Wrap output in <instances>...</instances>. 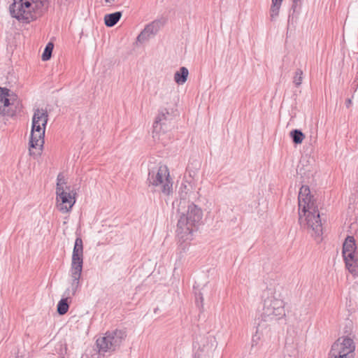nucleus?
Here are the masks:
<instances>
[{
	"instance_id": "nucleus-16",
	"label": "nucleus",
	"mask_w": 358,
	"mask_h": 358,
	"mask_svg": "<svg viewBox=\"0 0 358 358\" xmlns=\"http://www.w3.org/2000/svg\"><path fill=\"white\" fill-rule=\"evenodd\" d=\"M188 75V69L185 66H182L180 68L179 71L175 73L174 80L176 83L179 85H182L187 81Z\"/></svg>"
},
{
	"instance_id": "nucleus-26",
	"label": "nucleus",
	"mask_w": 358,
	"mask_h": 358,
	"mask_svg": "<svg viewBox=\"0 0 358 358\" xmlns=\"http://www.w3.org/2000/svg\"><path fill=\"white\" fill-rule=\"evenodd\" d=\"M301 0H292V10H293V14L296 12H298V8L300 7Z\"/></svg>"
},
{
	"instance_id": "nucleus-4",
	"label": "nucleus",
	"mask_w": 358,
	"mask_h": 358,
	"mask_svg": "<svg viewBox=\"0 0 358 358\" xmlns=\"http://www.w3.org/2000/svg\"><path fill=\"white\" fill-rule=\"evenodd\" d=\"M147 183L152 192L160 191L166 195L172 191V181L166 166L153 165L148 169Z\"/></svg>"
},
{
	"instance_id": "nucleus-28",
	"label": "nucleus",
	"mask_w": 358,
	"mask_h": 358,
	"mask_svg": "<svg viewBox=\"0 0 358 358\" xmlns=\"http://www.w3.org/2000/svg\"><path fill=\"white\" fill-rule=\"evenodd\" d=\"M351 104H352V101H351V99H346V101H345V105H346V107H347V108H349V107L351 106Z\"/></svg>"
},
{
	"instance_id": "nucleus-27",
	"label": "nucleus",
	"mask_w": 358,
	"mask_h": 358,
	"mask_svg": "<svg viewBox=\"0 0 358 358\" xmlns=\"http://www.w3.org/2000/svg\"><path fill=\"white\" fill-rule=\"evenodd\" d=\"M187 171H188L189 175V176L191 178H194V176L196 175V171H190L189 167L187 169Z\"/></svg>"
},
{
	"instance_id": "nucleus-30",
	"label": "nucleus",
	"mask_w": 358,
	"mask_h": 358,
	"mask_svg": "<svg viewBox=\"0 0 358 358\" xmlns=\"http://www.w3.org/2000/svg\"><path fill=\"white\" fill-rule=\"evenodd\" d=\"M194 358H200V355L196 353L194 356Z\"/></svg>"
},
{
	"instance_id": "nucleus-29",
	"label": "nucleus",
	"mask_w": 358,
	"mask_h": 358,
	"mask_svg": "<svg viewBox=\"0 0 358 358\" xmlns=\"http://www.w3.org/2000/svg\"><path fill=\"white\" fill-rule=\"evenodd\" d=\"M114 0H105L106 3H111Z\"/></svg>"
},
{
	"instance_id": "nucleus-6",
	"label": "nucleus",
	"mask_w": 358,
	"mask_h": 358,
	"mask_svg": "<svg viewBox=\"0 0 358 358\" xmlns=\"http://www.w3.org/2000/svg\"><path fill=\"white\" fill-rule=\"evenodd\" d=\"M48 120V115L46 110L39 108L34 110L29 140V153L31 155H32L31 148H39V150H42Z\"/></svg>"
},
{
	"instance_id": "nucleus-14",
	"label": "nucleus",
	"mask_w": 358,
	"mask_h": 358,
	"mask_svg": "<svg viewBox=\"0 0 358 358\" xmlns=\"http://www.w3.org/2000/svg\"><path fill=\"white\" fill-rule=\"evenodd\" d=\"M170 114L166 108L162 109L158 114L156 120L154 122L153 127L155 130H157V128L159 127V130L162 129L163 126L166 124V121L169 120V117Z\"/></svg>"
},
{
	"instance_id": "nucleus-2",
	"label": "nucleus",
	"mask_w": 358,
	"mask_h": 358,
	"mask_svg": "<svg viewBox=\"0 0 358 358\" xmlns=\"http://www.w3.org/2000/svg\"><path fill=\"white\" fill-rule=\"evenodd\" d=\"M48 0H13L9 6L13 17L23 23L36 20L46 10Z\"/></svg>"
},
{
	"instance_id": "nucleus-3",
	"label": "nucleus",
	"mask_w": 358,
	"mask_h": 358,
	"mask_svg": "<svg viewBox=\"0 0 358 358\" xmlns=\"http://www.w3.org/2000/svg\"><path fill=\"white\" fill-rule=\"evenodd\" d=\"M202 217V210L193 203L188 205L186 213H182L180 215L177 224L176 233L179 238L184 240V243H181L179 246L181 252H185L187 246L185 241L191 239L192 234L201 224Z\"/></svg>"
},
{
	"instance_id": "nucleus-8",
	"label": "nucleus",
	"mask_w": 358,
	"mask_h": 358,
	"mask_svg": "<svg viewBox=\"0 0 358 358\" xmlns=\"http://www.w3.org/2000/svg\"><path fill=\"white\" fill-rule=\"evenodd\" d=\"M127 338V331L124 329H115L108 331L104 336L96 340V343L99 349V355H105V353L110 354L118 350L123 341Z\"/></svg>"
},
{
	"instance_id": "nucleus-5",
	"label": "nucleus",
	"mask_w": 358,
	"mask_h": 358,
	"mask_svg": "<svg viewBox=\"0 0 358 358\" xmlns=\"http://www.w3.org/2000/svg\"><path fill=\"white\" fill-rule=\"evenodd\" d=\"M264 299L262 318L265 322L279 320L285 315L284 301L275 296L273 289H267L263 293Z\"/></svg>"
},
{
	"instance_id": "nucleus-18",
	"label": "nucleus",
	"mask_w": 358,
	"mask_h": 358,
	"mask_svg": "<svg viewBox=\"0 0 358 358\" xmlns=\"http://www.w3.org/2000/svg\"><path fill=\"white\" fill-rule=\"evenodd\" d=\"M162 26V23L159 20H155L151 23L147 24L145 28V32L148 33L150 36L155 35L159 30Z\"/></svg>"
},
{
	"instance_id": "nucleus-23",
	"label": "nucleus",
	"mask_w": 358,
	"mask_h": 358,
	"mask_svg": "<svg viewBox=\"0 0 358 358\" xmlns=\"http://www.w3.org/2000/svg\"><path fill=\"white\" fill-rule=\"evenodd\" d=\"M303 80V71L301 69H298L296 72L295 75L293 78V83H294L296 87H299L302 83Z\"/></svg>"
},
{
	"instance_id": "nucleus-12",
	"label": "nucleus",
	"mask_w": 358,
	"mask_h": 358,
	"mask_svg": "<svg viewBox=\"0 0 358 358\" xmlns=\"http://www.w3.org/2000/svg\"><path fill=\"white\" fill-rule=\"evenodd\" d=\"M10 90L0 87V113L13 116L15 113L13 107L16 108L18 101L14 97H10Z\"/></svg>"
},
{
	"instance_id": "nucleus-20",
	"label": "nucleus",
	"mask_w": 358,
	"mask_h": 358,
	"mask_svg": "<svg viewBox=\"0 0 358 358\" xmlns=\"http://www.w3.org/2000/svg\"><path fill=\"white\" fill-rule=\"evenodd\" d=\"M282 1L272 0V4L270 9V15L271 20H273L279 14V10Z\"/></svg>"
},
{
	"instance_id": "nucleus-7",
	"label": "nucleus",
	"mask_w": 358,
	"mask_h": 358,
	"mask_svg": "<svg viewBox=\"0 0 358 358\" xmlns=\"http://www.w3.org/2000/svg\"><path fill=\"white\" fill-rule=\"evenodd\" d=\"M83 265V243L80 237H77L73 250L71 266V283L70 296H74L80 287V279Z\"/></svg>"
},
{
	"instance_id": "nucleus-24",
	"label": "nucleus",
	"mask_w": 358,
	"mask_h": 358,
	"mask_svg": "<svg viewBox=\"0 0 358 358\" xmlns=\"http://www.w3.org/2000/svg\"><path fill=\"white\" fill-rule=\"evenodd\" d=\"M64 185H66V180L64 176L62 173H59L57 178V187L60 189H65Z\"/></svg>"
},
{
	"instance_id": "nucleus-10",
	"label": "nucleus",
	"mask_w": 358,
	"mask_h": 358,
	"mask_svg": "<svg viewBox=\"0 0 358 358\" xmlns=\"http://www.w3.org/2000/svg\"><path fill=\"white\" fill-rule=\"evenodd\" d=\"M355 343L348 337L339 338L331 346L329 358H355Z\"/></svg>"
},
{
	"instance_id": "nucleus-22",
	"label": "nucleus",
	"mask_w": 358,
	"mask_h": 358,
	"mask_svg": "<svg viewBox=\"0 0 358 358\" xmlns=\"http://www.w3.org/2000/svg\"><path fill=\"white\" fill-rule=\"evenodd\" d=\"M206 289L207 287L204 286L199 292H195L196 304L199 308H203V294Z\"/></svg>"
},
{
	"instance_id": "nucleus-13",
	"label": "nucleus",
	"mask_w": 358,
	"mask_h": 358,
	"mask_svg": "<svg viewBox=\"0 0 358 358\" xmlns=\"http://www.w3.org/2000/svg\"><path fill=\"white\" fill-rule=\"evenodd\" d=\"M64 296L65 298H62L57 303V311L59 315H64L66 314L69 308V303L68 302L69 299H71L70 296V289H66L64 293Z\"/></svg>"
},
{
	"instance_id": "nucleus-15",
	"label": "nucleus",
	"mask_w": 358,
	"mask_h": 358,
	"mask_svg": "<svg viewBox=\"0 0 358 358\" xmlns=\"http://www.w3.org/2000/svg\"><path fill=\"white\" fill-rule=\"evenodd\" d=\"M122 15V12L117 11L113 13L106 14L104 16V23L108 27H113L120 20Z\"/></svg>"
},
{
	"instance_id": "nucleus-19",
	"label": "nucleus",
	"mask_w": 358,
	"mask_h": 358,
	"mask_svg": "<svg viewBox=\"0 0 358 358\" xmlns=\"http://www.w3.org/2000/svg\"><path fill=\"white\" fill-rule=\"evenodd\" d=\"M289 135L294 144H301L305 138L303 133L297 129L291 131Z\"/></svg>"
},
{
	"instance_id": "nucleus-11",
	"label": "nucleus",
	"mask_w": 358,
	"mask_h": 358,
	"mask_svg": "<svg viewBox=\"0 0 358 358\" xmlns=\"http://www.w3.org/2000/svg\"><path fill=\"white\" fill-rule=\"evenodd\" d=\"M57 208L62 213L69 212L76 203L75 194L71 192L70 186H66L65 189L56 188Z\"/></svg>"
},
{
	"instance_id": "nucleus-21",
	"label": "nucleus",
	"mask_w": 358,
	"mask_h": 358,
	"mask_svg": "<svg viewBox=\"0 0 358 358\" xmlns=\"http://www.w3.org/2000/svg\"><path fill=\"white\" fill-rule=\"evenodd\" d=\"M53 48H54V45L52 43L49 42L46 45V46L44 49V51L42 54V56H41V59L43 61H48L51 58Z\"/></svg>"
},
{
	"instance_id": "nucleus-25",
	"label": "nucleus",
	"mask_w": 358,
	"mask_h": 358,
	"mask_svg": "<svg viewBox=\"0 0 358 358\" xmlns=\"http://www.w3.org/2000/svg\"><path fill=\"white\" fill-rule=\"evenodd\" d=\"M150 36L145 32V30L143 29V31L138 34V36L136 38L137 42L139 43H143L145 41H148L150 38Z\"/></svg>"
},
{
	"instance_id": "nucleus-9",
	"label": "nucleus",
	"mask_w": 358,
	"mask_h": 358,
	"mask_svg": "<svg viewBox=\"0 0 358 358\" xmlns=\"http://www.w3.org/2000/svg\"><path fill=\"white\" fill-rule=\"evenodd\" d=\"M342 253L346 268L355 278H358V251L353 236L346 237L343 245Z\"/></svg>"
},
{
	"instance_id": "nucleus-31",
	"label": "nucleus",
	"mask_w": 358,
	"mask_h": 358,
	"mask_svg": "<svg viewBox=\"0 0 358 358\" xmlns=\"http://www.w3.org/2000/svg\"><path fill=\"white\" fill-rule=\"evenodd\" d=\"M61 358H64V357H61Z\"/></svg>"
},
{
	"instance_id": "nucleus-1",
	"label": "nucleus",
	"mask_w": 358,
	"mask_h": 358,
	"mask_svg": "<svg viewBox=\"0 0 358 358\" xmlns=\"http://www.w3.org/2000/svg\"><path fill=\"white\" fill-rule=\"evenodd\" d=\"M313 198L309 187L303 185L300 188L298 196L299 221L301 224L304 221V224L311 230L312 236H314L315 238H320L322 235V218Z\"/></svg>"
},
{
	"instance_id": "nucleus-17",
	"label": "nucleus",
	"mask_w": 358,
	"mask_h": 358,
	"mask_svg": "<svg viewBox=\"0 0 358 358\" xmlns=\"http://www.w3.org/2000/svg\"><path fill=\"white\" fill-rule=\"evenodd\" d=\"M215 338L210 335L203 336L199 341V348L201 351L212 349L214 346Z\"/></svg>"
}]
</instances>
